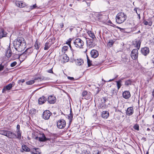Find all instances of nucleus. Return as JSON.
I'll return each instance as SVG.
<instances>
[{
	"label": "nucleus",
	"instance_id": "nucleus-1",
	"mask_svg": "<svg viewBox=\"0 0 154 154\" xmlns=\"http://www.w3.org/2000/svg\"><path fill=\"white\" fill-rule=\"evenodd\" d=\"M14 45L16 50L19 52L23 51L26 46V43L23 38H18L14 42Z\"/></svg>",
	"mask_w": 154,
	"mask_h": 154
},
{
	"label": "nucleus",
	"instance_id": "nucleus-2",
	"mask_svg": "<svg viewBox=\"0 0 154 154\" xmlns=\"http://www.w3.org/2000/svg\"><path fill=\"white\" fill-rule=\"evenodd\" d=\"M126 15L123 12L118 13L116 17V21L119 23L121 24L123 23L127 19Z\"/></svg>",
	"mask_w": 154,
	"mask_h": 154
},
{
	"label": "nucleus",
	"instance_id": "nucleus-3",
	"mask_svg": "<svg viewBox=\"0 0 154 154\" xmlns=\"http://www.w3.org/2000/svg\"><path fill=\"white\" fill-rule=\"evenodd\" d=\"M0 134L10 138H15L17 137L16 134L9 131L0 130Z\"/></svg>",
	"mask_w": 154,
	"mask_h": 154
},
{
	"label": "nucleus",
	"instance_id": "nucleus-4",
	"mask_svg": "<svg viewBox=\"0 0 154 154\" xmlns=\"http://www.w3.org/2000/svg\"><path fill=\"white\" fill-rule=\"evenodd\" d=\"M74 43L76 47L80 48H82L84 44L83 41L79 38L76 39Z\"/></svg>",
	"mask_w": 154,
	"mask_h": 154
},
{
	"label": "nucleus",
	"instance_id": "nucleus-5",
	"mask_svg": "<svg viewBox=\"0 0 154 154\" xmlns=\"http://www.w3.org/2000/svg\"><path fill=\"white\" fill-rule=\"evenodd\" d=\"M66 125V122L63 119H60L57 122V126L60 129L63 128L65 127Z\"/></svg>",
	"mask_w": 154,
	"mask_h": 154
},
{
	"label": "nucleus",
	"instance_id": "nucleus-6",
	"mask_svg": "<svg viewBox=\"0 0 154 154\" xmlns=\"http://www.w3.org/2000/svg\"><path fill=\"white\" fill-rule=\"evenodd\" d=\"M52 114V113L49 110H46L44 112L42 116V118L45 119H48Z\"/></svg>",
	"mask_w": 154,
	"mask_h": 154
},
{
	"label": "nucleus",
	"instance_id": "nucleus-7",
	"mask_svg": "<svg viewBox=\"0 0 154 154\" xmlns=\"http://www.w3.org/2000/svg\"><path fill=\"white\" fill-rule=\"evenodd\" d=\"M138 51L137 49H133L131 52V57L132 59L135 60L137 59L138 56Z\"/></svg>",
	"mask_w": 154,
	"mask_h": 154
},
{
	"label": "nucleus",
	"instance_id": "nucleus-8",
	"mask_svg": "<svg viewBox=\"0 0 154 154\" xmlns=\"http://www.w3.org/2000/svg\"><path fill=\"white\" fill-rule=\"evenodd\" d=\"M35 139L39 140L40 141H45L47 140H48V139H47L44 134L43 133L40 134L39 135V137H35Z\"/></svg>",
	"mask_w": 154,
	"mask_h": 154
},
{
	"label": "nucleus",
	"instance_id": "nucleus-9",
	"mask_svg": "<svg viewBox=\"0 0 154 154\" xmlns=\"http://www.w3.org/2000/svg\"><path fill=\"white\" fill-rule=\"evenodd\" d=\"M15 3L17 6L20 8H23L27 6L25 2L21 1H16Z\"/></svg>",
	"mask_w": 154,
	"mask_h": 154
},
{
	"label": "nucleus",
	"instance_id": "nucleus-10",
	"mask_svg": "<svg viewBox=\"0 0 154 154\" xmlns=\"http://www.w3.org/2000/svg\"><path fill=\"white\" fill-rule=\"evenodd\" d=\"M12 54L10 46L8 47L6 50H5V55L8 57L9 58L11 56Z\"/></svg>",
	"mask_w": 154,
	"mask_h": 154
},
{
	"label": "nucleus",
	"instance_id": "nucleus-11",
	"mask_svg": "<svg viewBox=\"0 0 154 154\" xmlns=\"http://www.w3.org/2000/svg\"><path fill=\"white\" fill-rule=\"evenodd\" d=\"M48 101L50 104H54L56 102V97L54 96H50L48 97Z\"/></svg>",
	"mask_w": 154,
	"mask_h": 154
},
{
	"label": "nucleus",
	"instance_id": "nucleus-12",
	"mask_svg": "<svg viewBox=\"0 0 154 154\" xmlns=\"http://www.w3.org/2000/svg\"><path fill=\"white\" fill-rule=\"evenodd\" d=\"M94 40L89 39L87 41V45L89 48H91L94 46L95 44L94 42Z\"/></svg>",
	"mask_w": 154,
	"mask_h": 154
},
{
	"label": "nucleus",
	"instance_id": "nucleus-13",
	"mask_svg": "<svg viewBox=\"0 0 154 154\" xmlns=\"http://www.w3.org/2000/svg\"><path fill=\"white\" fill-rule=\"evenodd\" d=\"M141 53L144 56H146L148 54L149 52V50L148 48L144 47L141 49Z\"/></svg>",
	"mask_w": 154,
	"mask_h": 154
},
{
	"label": "nucleus",
	"instance_id": "nucleus-14",
	"mask_svg": "<svg viewBox=\"0 0 154 154\" xmlns=\"http://www.w3.org/2000/svg\"><path fill=\"white\" fill-rule=\"evenodd\" d=\"M90 54L91 57L94 58L97 57L99 55L98 51L97 50L94 49L91 51Z\"/></svg>",
	"mask_w": 154,
	"mask_h": 154
},
{
	"label": "nucleus",
	"instance_id": "nucleus-15",
	"mask_svg": "<svg viewBox=\"0 0 154 154\" xmlns=\"http://www.w3.org/2000/svg\"><path fill=\"white\" fill-rule=\"evenodd\" d=\"M13 86L12 84L10 83L4 87L2 90L3 93H5L6 90H10Z\"/></svg>",
	"mask_w": 154,
	"mask_h": 154
},
{
	"label": "nucleus",
	"instance_id": "nucleus-16",
	"mask_svg": "<svg viewBox=\"0 0 154 154\" xmlns=\"http://www.w3.org/2000/svg\"><path fill=\"white\" fill-rule=\"evenodd\" d=\"M134 113V109L133 108L131 107H129L127 109L126 111V114L127 115L131 116Z\"/></svg>",
	"mask_w": 154,
	"mask_h": 154
},
{
	"label": "nucleus",
	"instance_id": "nucleus-17",
	"mask_svg": "<svg viewBox=\"0 0 154 154\" xmlns=\"http://www.w3.org/2000/svg\"><path fill=\"white\" fill-rule=\"evenodd\" d=\"M123 97L125 99H128L131 97V94L128 91H125L122 93Z\"/></svg>",
	"mask_w": 154,
	"mask_h": 154
},
{
	"label": "nucleus",
	"instance_id": "nucleus-18",
	"mask_svg": "<svg viewBox=\"0 0 154 154\" xmlns=\"http://www.w3.org/2000/svg\"><path fill=\"white\" fill-rule=\"evenodd\" d=\"M51 39H49L48 42H46L45 44V46L44 48L45 50H48L51 47L52 45Z\"/></svg>",
	"mask_w": 154,
	"mask_h": 154
},
{
	"label": "nucleus",
	"instance_id": "nucleus-19",
	"mask_svg": "<svg viewBox=\"0 0 154 154\" xmlns=\"http://www.w3.org/2000/svg\"><path fill=\"white\" fill-rule=\"evenodd\" d=\"M33 51V49L32 48H28L24 52V54H25L28 56Z\"/></svg>",
	"mask_w": 154,
	"mask_h": 154
},
{
	"label": "nucleus",
	"instance_id": "nucleus-20",
	"mask_svg": "<svg viewBox=\"0 0 154 154\" xmlns=\"http://www.w3.org/2000/svg\"><path fill=\"white\" fill-rule=\"evenodd\" d=\"M46 98L44 96L39 98L38 100V103L39 104H42L44 103L46 101Z\"/></svg>",
	"mask_w": 154,
	"mask_h": 154
},
{
	"label": "nucleus",
	"instance_id": "nucleus-21",
	"mask_svg": "<svg viewBox=\"0 0 154 154\" xmlns=\"http://www.w3.org/2000/svg\"><path fill=\"white\" fill-rule=\"evenodd\" d=\"M32 154H40L41 151L38 148H33L32 150L30 151Z\"/></svg>",
	"mask_w": 154,
	"mask_h": 154
},
{
	"label": "nucleus",
	"instance_id": "nucleus-22",
	"mask_svg": "<svg viewBox=\"0 0 154 154\" xmlns=\"http://www.w3.org/2000/svg\"><path fill=\"white\" fill-rule=\"evenodd\" d=\"M87 33L89 36L92 38V39H96V38L94 33L92 31L88 30L87 31Z\"/></svg>",
	"mask_w": 154,
	"mask_h": 154
},
{
	"label": "nucleus",
	"instance_id": "nucleus-23",
	"mask_svg": "<svg viewBox=\"0 0 154 154\" xmlns=\"http://www.w3.org/2000/svg\"><path fill=\"white\" fill-rule=\"evenodd\" d=\"M77 65L80 66L82 65L84 63V61L82 59H78L75 61Z\"/></svg>",
	"mask_w": 154,
	"mask_h": 154
},
{
	"label": "nucleus",
	"instance_id": "nucleus-24",
	"mask_svg": "<svg viewBox=\"0 0 154 154\" xmlns=\"http://www.w3.org/2000/svg\"><path fill=\"white\" fill-rule=\"evenodd\" d=\"M7 34V33L4 29H2L0 32V38L6 37Z\"/></svg>",
	"mask_w": 154,
	"mask_h": 154
},
{
	"label": "nucleus",
	"instance_id": "nucleus-25",
	"mask_svg": "<svg viewBox=\"0 0 154 154\" xmlns=\"http://www.w3.org/2000/svg\"><path fill=\"white\" fill-rule=\"evenodd\" d=\"M109 113L108 112L106 111H104L102 114V116L103 118L105 119H107L109 116Z\"/></svg>",
	"mask_w": 154,
	"mask_h": 154
},
{
	"label": "nucleus",
	"instance_id": "nucleus-26",
	"mask_svg": "<svg viewBox=\"0 0 154 154\" xmlns=\"http://www.w3.org/2000/svg\"><path fill=\"white\" fill-rule=\"evenodd\" d=\"M134 82V81L132 79H129L126 80L125 82V85L126 86H128L131 85Z\"/></svg>",
	"mask_w": 154,
	"mask_h": 154
},
{
	"label": "nucleus",
	"instance_id": "nucleus-27",
	"mask_svg": "<svg viewBox=\"0 0 154 154\" xmlns=\"http://www.w3.org/2000/svg\"><path fill=\"white\" fill-rule=\"evenodd\" d=\"M103 102H102V104H100L99 105V107L101 109H104L105 108V102L106 101V99L104 97L103 98Z\"/></svg>",
	"mask_w": 154,
	"mask_h": 154
},
{
	"label": "nucleus",
	"instance_id": "nucleus-28",
	"mask_svg": "<svg viewBox=\"0 0 154 154\" xmlns=\"http://www.w3.org/2000/svg\"><path fill=\"white\" fill-rule=\"evenodd\" d=\"M22 148L23 150L25 151L28 152L30 151V149L25 145H22Z\"/></svg>",
	"mask_w": 154,
	"mask_h": 154
},
{
	"label": "nucleus",
	"instance_id": "nucleus-29",
	"mask_svg": "<svg viewBox=\"0 0 154 154\" xmlns=\"http://www.w3.org/2000/svg\"><path fill=\"white\" fill-rule=\"evenodd\" d=\"M27 57V56L25 54H24L23 52L20 56H18V57L22 59V60L23 61L26 59Z\"/></svg>",
	"mask_w": 154,
	"mask_h": 154
},
{
	"label": "nucleus",
	"instance_id": "nucleus-30",
	"mask_svg": "<svg viewBox=\"0 0 154 154\" xmlns=\"http://www.w3.org/2000/svg\"><path fill=\"white\" fill-rule=\"evenodd\" d=\"M63 59L64 62H67L68 61L69 58L66 54H64L63 55Z\"/></svg>",
	"mask_w": 154,
	"mask_h": 154
},
{
	"label": "nucleus",
	"instance_id": "nucleus-31",
	"mask_svg": "<svg viewBox=\"0 0 154 154\" xmlns=\"http://www.w3.org/2000/svg\"><path fill=\"white\" fill-rule=\"evenodd\" d=\"M117 83V86L118 88V90L122 86L121 83L122 81L121 80H119L118 81H116Z\"/></svg>",
	"mask_w": 154,
	"mask_h": 154
},
{
	"label": "nucleus",
	"instance_id": "nucleus-32",
	"mask_svg": "<svg viewBox=\"0 0 154 154\" xmlns=\"http://www.w3.org/2000/svg\"><path fill=\"white\" fill-rule=\"evenodd\" d=\"M68 118L70 120V122H71L73 118V114L71 110H70V113L68 116Z\"/></svg>",
	"mask_w": 154,
	"mask_h": 154
},
{
	"label": "nucleus",
	"instance_id": "nucleus-33",
	"mask_svg": "<svg viewBox=\"0 0 154 154\" xmlns=\"http://www.w3.org/2000/svg\"><path fill=\"white\" fill-rule=\"evenodd\" d=\"M34 46L36 50H38L39 47H40V44H38V42L37 41H36L35 42V44L34 45Z\"/></svg>",
	"mask_w": 154,
	"mask_h": 154
},
{
	"label": "nucleus",
	"instance_id": "nucleus-34",
	"mask_svg": "<svg viewBox=\"0 0 154 154\" xmlns=\"http://www.w3.org/2000/svg\"><path fill=\"white\" fill-rule=\"evenodd\" d=\"M136 47L137 49H139L140 46L141 42L140 41H138L136 42Z\"/></svg>",
	"mask_w": 154,
	"mask_h": 154
},
{
	"label": "nucleus",
	"instance_id": "nucleus-35",
	"mask_svg": "<svg viewBox=\"0 0 154 154\" xmlns=\"http://www.w3.org/2000/svg\"><path fill=\"white\" fill-rule=\"evenodd\" d=\"M35 82V81L34 80H31L26 82V83L27 85H31L34 84Z\"/></svg>",
	"mask_w": 154,
	"mask_h": 154
},
{
	"label": "nucleus",
	"instance_id": "nucleus-36",
	"mask_svg": "<svg viewBox=\"0 0 154 154\" xmlns=\"http://www.w3.org/2000/svg\"><path fill=\"white\" fill-rule=\"evenodd\" d=\"M87 92L86 91H84L82 92V95L83 97L85 99H86L87 97Z\"/></svg>",
	"mask_w": 154,
	"mask_h": 154
},
{
	"label": "nucleus",
	"instance_id": "nucleus-37",
	"mask_svg": "<svg viewBox=\"0 0 154 154\" xmlns=\"http://www.w3.org/2000/svg\"><path fill=\"white\" fill-rule=\"evenodd\" d=\"M114 43V42L112 40H110L107 44V45L110 47H111Z\"/></svg>",
	"mask_w": 154,
	"mask_h": 154
},
{
	"label": "nucleus",
	"instance_id": "nucleus-38",
	"mask_svg": "<svg viewBox=\"0 0 154 154\" xmlns=\"http://www.w3.org/2000/svg\"><path fill=\"white\" fill-rule=\"evenodd\" d=\"M68 47L67 46H64L62 48V51L63 52L65 53L66 51H67Z\"/></svg>",
	"mask_w": 154,
	"mask_h": 154
},
{
	"label": "nucleus",
	"instance_id": "nucleus-39",
	"mask_svg": "<svg viewBox=\"0 0 154 154\" xmlns=\"http://www.w3.org/2000/svg\"><path fill=\"white\" fill-rule=\"evenodd\" d=\"M87 63L88 66L89 67L90 66H92V61H91L89 59L88 56H87Z\"/></svg>",
	"mask_w": 154,
	"mask_h": 154
},
{
	"label": "nucleus",
	"instance_id": "nucleus-40",
	"mask_svg": "<svg viewBox=\"0 0 154 154\" xmlns=\"http://www.w3.org/2000/svg\"><path fill=\"white\" fill-rule=\"evenodd\" d=\"M112 93L111 95L112 96L114 94H116L117 92V91L115 89H112Z\"/></svg>",
	"mask_w": 154,
	"mask_h": 154
},
{
	"label": "nucleus",
	"instance_id": "nucleus-41",
	"mask_svg": "<svg viewBox=\"0 0 154 154\" xmlns=\"http://www.w3.org/2000/svg\"><path fill=\"white\" fill-rule=\"evenodd\" d=\"M134 129L135 130H137V131H139V127L138 125L137 124H136L133 127Z\"/></svg>",
	"mask_w": 154,
	"mask_h": 154
},
{
	"label": "nucleus",
	"instance_id": "nucleus-42",
	"mask_svg": "<svg viewBox=\"0 0 154 154\" xmlns=\"http://www.w3.org/2000/svg\"><path fill=\"white\" fill-rule=\"evenodd\" d=\"M134 11H135L136 13L137 14L139 13V12H140V9L138 8H135L134 9Z\"/></svg>",
	"mask_w": 154,
	"mask_h": 154
},
{
	"label": "nucleus",
	"instance_id": "nucleus-43",
	"mask_svg": "<svg viewBox=\"0 0 154 154\" xmlns=\"http://www.w3.org/2000/svg\"><path fill=\"white\" fill-rule=\"evenodd\" d=\"M17 137L16 138H17L19 139H20L21 138V133L19 132V131L17 132Z\"/></svg>",
	"mask_w": 154,
	"mask_h": 154
},
{
	"label": "nucleus",
	"instance_id": "nucleus-44",
	"mask_svg": "<svg viewBox=\"0 0 154 154\" xmlns=\"http://www.w3.org/2000/svg\"><path fill=\"white\" fill-rule=\"evenodd\" d=\"M83 154H91L90 152L89 151H88L85 150H84L82 151Z\"/></svg>",
	"mask_w": 154,
	"mask_h": 154
},
{
	"label": "nucleus",
	"instance_id": "nucleus-45",
	"mask_svg": "<svg viewBox=\"0 0 154 154\" xmlns=\"http://www.w3.org/2000/svg\"><path fill=\"white\" fill-rule=\"evenodd\" d=\"M17 64V63L16 61H14L11 63L10 66L11 67H13L15 66Z\"/></svg>",
	"mask_w": 154,
	"mask_h": 154
},
{
	"label": "nucleus",
	"instance_id": "nucleus-46",
	"mask_svg": "<svg viewBox=\"0 0 154 154\" xmlns=\"http://www.w3.org/2000/svg\"><path fill=\"white\" fill-rule=\"evenodd\" d=\"M71 38H69L67 42H66V43L67 44L69 45V47L71 48V46L70 45V42L71 41Z\"/></svg>",
	"mask_w": 154,
	"mask_h": 154
},
{
	"label": "nucleus",
	"instance_id": "nucleus-47",
	"mask_svg": "<svg viewBox=\"0 0 154 154\" xmlns=\"http://www.w3.org/2000/svg\"><path fill=\"white\" fill-rule=\"evenodd\" d=\"M39 79H40V80H47L48 79H49L48 78H46L44 77H42L41 78H39Z\"/></svg>",
	"mask_w": 154,
	"mask_h": 154
},
{
	"label": "nucleus",
	"instance_id": "nucleus-48",
	"mask_svg": "<svg viewBox=\"0 0 154 154\" xmlns=\"http://www.w3.org/2000/svg\"><path fill=\"white\" fill-rule=\"evenodd\" d=\"M36 7V4H35L32 6H30V10L34 9Z\"/></svg>",
	"mask_w": 154,
	"mask_h": 154
},
{
	"label": "nucleus",
	"instance_id": "nucleus-49",
	"mask_svg": "<svg viewBox=\"0 0 154 154\" xmlns=\"http://www.w3.org/2000/svg\"><path fill=\"white\" fill-rule=\"evenodd\" d=\"M100 152L97 150L96 151H95L94 152V154H100Z\"/></svg>",
	"mask_w": 154,
	"mask_h": 154
},
{
	"label": "nucleus",
	"instance_id": "nucleus-50",
	"mask_svg": "<svg viewBox=\"0 0 154 154\" xmlns=\"http://www.w3.org/2000/svg\"><path fill=\"white\" fill-rule=\"evenodd\" d=\"M4 68V66L1 64H0V71L3 70Z\"/></svg>",
	"mask_w": 154,
	"mask_h": 154
},
{
	"label": "nucleus",
	"instance_id": "nucleus-51",
	"mask_svg": "<svg viewBox=\"0 0 154 154\" xmlns=\"http://www.w3.org/2000/svg\"><path fill=\"white\" fill-rule=\"evenodd\" d=\"M48 72L50 73H53L52 71V68H51L47 71Z\"/></svg>",
	"mask_w": 154,
	"mask_h": 154
},
{
	"label": "nucleus",
	"instance_id": "nucleus-52",
	"mask_svg": "<svg viewBox=\"0 0 154 154\" xmlns=\"http://www.w3.org/2000/svg\"><path fill=\"white\" fill-rule=\"evenodd\" d=\"M67 78L71 80H74V78H73L72 77H71L68 76L67 77Z\"/></svg>",
	"mask_w": 154,
	"mask_h": 154
},
{
	"label": "nucleus",
	"instance_id": "nucleus-53",
	"mask_svg": "<svg viewBox=\"0 0 154 154\" xmlns=\"http://www.w3.org/2000/svg\"><path fill=\"white\" fill-rule=\"evenodd\" d=\"M117 28H118V29H120V30L121 31H123L124 30V29H123V28H122L119 27H118V26H117Z\"/></svg>",
	"mask_w": 154,
	"mask_h": 154
},
{
	"label": "nucleus",
	"instance_id": "nucleus-54",
	"mask_svg": "<svg viewBox=\"0 0 154 154\" xmlns=\"http://www.w3.org/2000/svg\"><path fill=\"white\" fill-rule=\"evenodd\" d=\"M144 24L145 25H148V23L147 21H144L143 22Z\"/></svg>",
	"mask_w": 154,
	"mask_h": 154
},
{
	"label": "nucleus",
	"instance_id": "nucleus-55",
	"mask_svg": "<svg viewBox=\"0 0 154 154\" xmlns=\"http://www.w3.org/2000/svg\"><path fill=\"white\" fill-rule=\"evenodd\" d=\"M20 82L23 83L25 82V80L24 79H22L19 80Z\"/></svg>",
	"mask_w": 154,
	"mask_h": 154
},
{
	"label": "nucleus",
	"instance_id": "nucleus-56",
	"mask_svg": "<svg viewBox=\"0 0 154 154\" xmlns=\"http://www.w3.org/2000/svg\"><path fill=\"white\" fill-rule=\"evenodd\" d=\"M83 1H85L87 5L88 6H89L90 5V3H88L85 0H84Z\"/></svg>",
	"mask_w": 154,
	"mask_h": 154
},
{
	"label": "nucleus",
	"instance_id": "nucleus-57",
	"mask_svg": "<svg viewBox=\"0 0 154 154\" xmlns=\"http://www.w3.org/2000/svg\"><path fill=\"white\" fill-rule=\"evenodd\" d=\"M138 17V18L139 19H140V12H139V13L137 14Z\"/></svg>",
	"mask_w": 154,
	"mask_h": 154
},
{
	"label": "nucleus",
	"instance_id": "nucleus-58",
	"mask_svg": "<svg viewBox=\"0 0 154 154\" xmlns=\"http://www.w3.org/2000/svg\"><path fill=\"white\" fill-rule=\"evenodd\" d=\"M63 26H64V24H63V23H62L60 25V27L61 28H62L63 27Z\"/></svg>",
	"mask_w": 154,
	"mask_h": 154
},
{
	"label": "nucleus",
	"instance_id": "nucleus-59",
	"mask_svg": "<svg viewBox=\"0 0 154 154\" xmlns=\"http://www.w3.org/2000/svg\"><path fill=\"white\" fill-rule=\"evenodd\" d=\"M152 25V22H149L148 23V25L149 26H151Z\"/></svg>",
	"mask_w": 154,
	"mask_h": 154
},
{
	"label": "nucleus",
	"instance_id": "nucleus-60",
	"mask_svg": "<svg viewBox=\"0 0 154 154\" xmlns=\"http://www.w3.org/2000/svg\"><path fill=\"white\" fill-rule=\"evenodd\" d=\"M20 127V125H17V128L18 130H19Z\"/></svg>",
	"mask_w": 154,
	"mask_h": 154
},
{
	"label": "nucleus",
	"instance_id": "nucleus-61",
	"mask_svg": "<svg viewBox=\"0 0 154 154\" xmlns=\"http://www.w3.org/2000/svg\"><path fill=\"white\" fill-rule=\"evenodd\" d=\"M98 90L97 91V94L98 93H99L100 91V90L99 89V88H97Z\"/></svg>",
	"mask_w": 154,
	"mask_h": 154
},
{
	"label": "nucleus",
	"instance_id": "nucleus-62",
	"mask_svg": "<svg viewBox=\"0 0 154 154\" xmlns=\"http://www.w3.org/2000/svg\"><path fill=\"white\" fill-rule=\"evenodd\" d=\"M152 95L153 97H154V89H153L152 92Z\"/></svg>",
	"mask_w": 154,
	"mask_h": 154
},
{
	"label": "nucleus",
	"instance_id": "nucleus-63",
	"mask_svg": "<svg viewBox=\"0 0 154 154\" xmlns=\"http://www.w3.org/2000/svg\"><path fill=\"white\" fill-rule=\"evenodd\" d=\"M152 62L154 64V58H153L152 60Z\"/></svg>",
	"mask_w": 154,
	"mask_h": 154
},
{
	"label": "nucleus",
	"instance_id": "nucleus-64",
	"mask_svg": "<svg viewBox=\"0 0 154 154\" xmlns=\"http://www.w3.org/2000/svg\"><path fill=\"white\" fill-rule=\"evenodd\" d=\"M32 110L33 111V113H34V112H35V110L34 109H32Z\"/></svg>",
	"mask_w": 154,
	"mask_h": 154
}]
</instances>
